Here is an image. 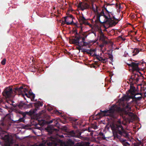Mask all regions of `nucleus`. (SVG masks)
<instances>
[{"mask_svg": "<svg viewBox=\"0 0 146 146\" xmlns=\"http://www.w3.org/2000/svg\"><path fill=\"white\" fill-rule=\"evenodd\" d=\"M108 59H110L111 61L110 62V63H111L112 62L113 60V56L112 55H111L110 54H109V57L108 58Z\"/></svg>", "mask_w": 146, "mask_h": 146, "instance_id": "obj_28", "label": "nucleus"}, {"mask_svg": "<svg viewBox=\"0 0 146 146\" xmlns=\"http://www.w3.org/2000/svg\"><path fill=\"white\" fill-rule=\"evenodd\" d=\"M129 81L131 82H132L133 81L132 80V77L129 79Z\"/></svg>", "mask_w": 146, "mask_h": 146, "instance_id": "obj_45", "label": "nucleus"}, {"mask_svg": "<svg viewBox=\"0 0 146 146\" xmlns=\"http://www.w3.org/2000/svg\"><path fill=\"white\" fill-rule=\"evenodd\" d=\"M87 50L85 49H83V50H82V52H87L88 53L87 51Z\"/></svg>", "mask_w": 146, "mask_h": 146, "instance_id": "obj_42", "label": "nucleus"}, {"mask_svg": "<svg viewBox=\"0 0 146 146\" xmlns=\"http://www.w3.org/2000/svg\"><path fill=\"white\" fill-rule=\"evenodd\" d=\"M146 92H145L144 93L145 94H146Z\"/></svg>", "mask_w": 146, "mask_h": 146, "instance_id": "obj_60", "label": "nucleus"}, {"mask_svg": "<svg viewBox=\"0 0 146 146\" xmlns=\"http://www.w3.org/2000/svg\"><path fill=\"white\" fill-rule=\"evenodd\" d=\"M93 56H96V58L97 57H99V55H97V54H96L95 53H94V54L93 55Z\"/></svg>", "mask_w": 146, "mask_h": 146, "instance_id": "obj_47", "label": "nucleus"}, {"mask_svg": "<svg viewBox=\"0 0 146 146\" xmlns=\"http://www.w3.org/2000/svg\"><path fill=\"white\" fill-rule=\"evenodd\" d=\"M83 8H82V10L84 11V9H87L89 7V5L87 3H84L83 4Z\"/></svg>", "mask_w": 146, "mask_h": 146, "instance_id": "obj_24", "label": "nucleus"}, {"mask_svg": "<svg viewBox=\"0 0 146 146\" xmlns=\"http://www.w3.org/2000/svg\"><path fill=\"white\" fill-rule=\"evenodd\" d=\"M135 80H136V82H137L139 80V79L138 78H137L135 79Z\"/></svg>", "mask_w": 146, "mask_h": 146, "instance_id": "obj_48", "label": "nucleus"}, {"mask_svg": "<svg viewBox=\"0 0 146 146\" xmlns=\"http://www.w3.org/2000/svg\"><path fill=\"white\" fill-rule=\"evenodd\" d=\"M112 119H108V120L109 121H109H110V120H112Z\"/></svg>", "mask_w": 146, "mask_h": 146, "instance_id": "obj_56", "label": "nucleus"}, {"mask_svg": "<svg viewBox=\"0 0 146 146\" xmlns=\"http://www.w3.org/2000/svg\"><path fill=\"white\" fill-rule=\"evenodd\" d=\"M8 122L9 123L11 122L13 123H18L19 122H20L21 121H23L24 119H19L18 120L16 121H13L12 120V119H8Z\"/></svg>", "mask_w": 146, "mask_h": 146, "instance_id": "obj_22", "label": "nucleus"}, {"mask_svg": "<svg viewBox=\"0 0 146 146\" xmlns=\"http://www.w3.org/2000/svg\"><path fill=\"white\" fill-rule=\"evenodd\" d=\"M70 134L72 137H74L75 135V133L73 131H71L70 132Z\"/></svg>", "mask_w": 146, "mask_h": 146, "instance_id": "obj_34", "label": "nucleus"}, {"mask_svg": "<svg viewBox=\"0 0 146 146\" xmlns=\"http://www.w3.org/2000/svg\"><path fill=\"white\" fill-rule=\"evenodd\" d=\"M141 144V143H135L133 144L132 146H139V145Z\"/></svg>", "mask_w": 146, "mask_h": 146, "instance_id": "obj_33", "label": "nucleus"}, {"mask_svg": "<svg viewBox=\"0 0 146 146\" xmlns=\"http://www.w3.org/2000/svg\"><path fill=\"white\" fill-rule=\"evenodd\" d=\"M135 88L133 86L131 85L130 88L129 90V92L131 94L133 95L135 93Z\"/></svg>", "mask_w": 146, "mask_h": 146, "instance_id": "obj_21", "label": "nucleus"}, {"mask_svg": "<svg viewBox=\"0 0 146 146\" xmlns=\"http://www.w3.org/2000/svg\"><path fill=\"white\" fill-rule=\"evenodd\" d=\"M123 146H129L130 145V144L127 142H125V140H123Z\"/></svg>", "mask_w": 146, "mask_h": 146, "instance_id": "obj_26", "label": "nucleus"}, {"mask_svg": "<svg viewBox=\"0 0 146 146\" xmlns=\"http://www.w3.org/2000/svg\"><path fill=\"white\" fill-rule=\"evenodd\" d=\"M5 106L6 109H8L9 108V107L7 106L6 105H5Z\"/></svg>", "mask_w": 146, "mask_h": 146, "instance_id": "obj_52", "label": "nucleus"}, {"mask_svg": "<svg viewBox=\"0 0 146 146\" xmlns=\"http://www.w3.org/2000/svg\"><path fill=\"white\" fill-rule=\"evenodd\" d=\"M142 49H140V50H139V51H141L142 50Z\"/></svg>", "mask_w": 146, "mask_h": 146, "instance_id": "obj_58", "label": "nucleus"}, {"mask_svg": "<svg viewBox=\"0 0 146 146\" xmlns=\"http://www.w3.org/2000/svg\"><path fill=\"white\" fill-rule=\"evenodd\" d=\"M98 31L99 33L100 34L99 40L103 41H104L105 40L106 37L104 35L102 30L100 28H98Z\"/></svg>", "mask_w": 146, "mask_h": 146, "instance_id": "obj_18", "label": "nucleus"}, {"mask_svg": "<svg viewBox=\"0 0 146 146\" xmlns=\"http://www.w3.org/2000/svg\"><path fill=\"white\" fill-rule=\"evenodd\" d=\"M8 124H9V125H11V124L10 123H9Z\"/></svg>", "mask_w": 146, "mask_h": 146, "instance_id": "obj_61", "label": "nucleus"}, {"mask_svg": "<svg viewBox=\"0 0 146 146\" xmlns=\"http://www.w3.org/2000/svg\"><path fill=\"white\" fill-rule=\"evenodd\" d=\"M75 146H84V145L80 143H77Z\"/></svg>", "mask_w": 146, "mask_h": 146, "instance_id": "obj_36", "label": "nucleus"}, {"mask_svg": "<svg viewBox=\"0 0 146 146\" xmlns=\"http://www.w3.org/2000/svg\"><path fill=\"white\" fill-rule=\"evenodd\" d=\"M47 108L49 112H51V113L53 112V113L57 114L62 117H65L64 114H63L62 112H60L57 110H53L51 106H48Z\"/></svg>", "mask_w": 146, "mask_h": 146, "instance_id": "obj_14", "label": "nucleus"}, {"mask_svg": "<svg viewBox=\"0 0 146 146\" xmlns=\"http://www.w3.org/2000/svg\"><path fill=\"white\" fill-rule=\"evenodd\" d=\"M91 146H94V145H92Z\"/></svg>", "mask_w": 146, "mask_h": 146, "instance_id": "obj_64", "label": "nucleus"}, {"mask_svg": "<svg viewBox=\"0 0 146 146\" xmlns=\"http://www.w3.org/2000/svg\"><path fill=\"white\" fill-rule=\"evenodd\" d=\"M115 5V6L116 7H118V6L119 9H120L121 8V5L120 4H119V6L118 5L117 3H116Z\"/></svg>", "mask_w": 146, "mask_h": 146, "instance_id": "obj_38", "label": "nucleus"}, {"mask_svg": "<svg viewBox=\"0 0 146 146\" xmlns=\"http://www.w3.org/2000/svg\"><path fill=\"white\" fill-rule=\"evenodd\" d=\"M18 105L17 104H16L13 105V106L15 108L17 107V106H18Z\"/></svg>", "mask_w": 146, "mask_h": 146, "instance_id": "obj_46", "label": "nucleus"}, {"mask_svg": "<svg viewBox=\"0 0 146 146\" xmlns=\"http://www.w3.org/2000/svg\"><path fill=\"white\" fill-rule=\"evenodd\" d=\"M129 98V97L128 96H125L123 100H126L128 101Z\"/></svg>", "mask_w": 146, "mask_h": 146, "instance_id": "obj_37", "label": "nucleus"}, {"mask_svg": "<svg viewBox=\"0 0 146 146\" xmlns=\"http://www.w3.org/2000/svg\"><path fill=\"white\" fill-rule=\"evenodd\" d=\"M57 130V129H53L51 131H50V132L51 133H52V131H56Z\"/></svg>", "mask_w": 146, "mask_h": 146, "instance_id": "obj_43", "label": "nucleus"}, {"mask_svg": "<svg viewBox=\"0 0 146 146\" xmlns=\"http://www.w3.org/2000/svg\"><path fill=\"white\" fill-rule=\"evenodd\" d=\"M112 13L113 14V13L112 12ZM110 15L111 16V17L112 19V20H113L114 21H115L116 23H118V22L119 21V20L118 19H116L114 16H113V15H112L111 14H110Z\"/></svg>", "mask_w": 146, "mask_h": 146, "instance_id": "obj_25", "label": "nucleus"}, {"mask_svg": "<svg viewBox=\"0 0 146 146\" xmlns=\"http://www.w3.org/2000/svg\"><path fill=\"white\" fill-rule=\"evenodd\" d=\"M83 5L82 2H80L78 5V7L80 8L82 10V8H83Z\"/></svg>", "mask_w": 146, "mask_h": 146, "instance_id": "obj_29", "label": "nucleus"}, {"mask_svg": "<svg viewBox=\"0 0 146 146\" xmlns=\"http://www.w3.org/2000/svg\"><path fill=\"white\" fill-rule=\"evenodd\" d=\"M37 110L36 109H31L29 112L26 111L24 112L21 111L20 110L17 109L16 108L14 109L13 111L16 113H18L21 114L23 117H20L19 119H24L26 115H28L31 117V119H50V116L45 113V110H42L38 113H36Z\"/></svg>", "mask_w": 146, "mask_h": 146, "instance_id": "obj_3", "label": "nucleus"}, {"mask_svg": "<svg viewBox=\"0 0 146 146\" xmlns=\"http://www.w3.org/2000/svg\"><path fill=\"white\" fill-rule=\"evenodd\" d=\"M71 20H70V19H68V20H67V22H68V21H70Z\"/></svg>", "mask_w": 146, "mask_h": 146, "instance_id": "obj_54", "label": "nucleus"}, {"mask_svg": "<svg viewBox=\"0 0 146 146\" xmlns=\"http://www.w3.org/2000/svg\"><path fill=\"white\" fill-rule=\"evenodd\" d=\"M121 107L119 106L114 105L111 107L109 110L104 111L100 110L96 115L95 119H100L104 116H109L110 119H117V117L119 115L123 119H139L137 116L131 112L127 111H131V107L129 103H121Z\"/></svg>", "mask_w": 146, "mask_h": 146, "instance_id": "obj_1", "label": "nucleus"}, {"mask_svg": "<svg viewBox=\"0 0 146 146\" xmlns=\"http://www.w3.org/2000/svg\"><path fill=\"white\" fill-rule=\"evenodd\" d=\"M121 121L119 120L115 124L113 122L110 124V125L113 131V135L115 137H117L118 138H119L120 137L118 135L117 133L125 138H128L129 135L124 130L121 125Z\"/></svg>", "mask_w": 146, "mask_h": 146, "instance_id": "obj_4", "label": "nucleus"}, {"mask_svg": "<svg viewBox=\"0 0 146 146\" xmlns=\"http://www.w3.org/2000/svg\"><path fill=\"white\" fill-rule=\"evenodd\" d=\"M74 18L73 16L71 15H69L68 16L64 17V20L62 21V24L63 25L66 24L67 25H71L73 24L76 26L78 27L77 25L74 23L73 21Z\"/></svg>", "mask_w": 146, "mask_h": 146, "instance_id": "obj_8", "label": "nucleus"}, {"mask_svg": "<svg viewBox=\"0 0 146 146\" xmlns=\"http://www.w3.org/2000/svg\"><path fill=\"white\" fill-rule=\"evenodd\" d=\"M119 37L121 38L123 41H125V38H123L121 36H119Z\"/></svg>", "mask_w": 146, "mask_h": 146, "instance_id": "obj_39", "label": "nucleus"}, {"mask_svg": "<svg viewBox=\"0 0 146 146\" xmlns=\"http://www.w3.org/2000/svg\"><path fill=\"white\" fill-rule=\"evenodd\" d=\"M73 33H75L74 36H72L69 38V42L72 44H73L74 41L75 40L78 39H81V37L83 35V33H82V31H81L79 32V33H78L77 30H75L73 31Z\"/></svg>", "mask_w": 146, "mask_h": 146, "instance_id": "obj_9", "label": "nucleus"}, {"mask_svg": "<svg viewBox=\"0 0 146 146\" xmlns=\"http://www.w3.org/2000/svg\"><path fill=\"white\" fill-rule=\"evenodd\" d=\"M136 75H137L138 76H139L138 75V74H135V76Z\"/></svg>", "mask_w": 146, "mask_h": 146, "instance_id": "obj_59", "label": "nucleus"}, {"mask_svg": "<svg viewBox=\"0 0 146 146\" xmlns=\"http://www.w3.org/2000/svg\"><path fill=\"white\" fill-rule=\"evenodd\" d=\"M4 100H5L0 98V104L1 103L5 104V101H4Z\"/></svg>", "mask_w": 146, "mask_h": 146, "instance_id": "obj_35", "label": "nucleus"}, {"mask_svg": "<svg viewBox=\"0 0 146 146\" xmlns=\"http://www.w3.org/2000/svg\"><path fill=\"white\" fill-rule=\"evenodd\" d=\"M56 119H60L59 117H57Z\"/></svg>", "mask_w": 146, "mask_h": 146, "instance_id": "obj_62", "label": "nucleus"}, {"mask_svg": "<svg viewBox=\"0 0 146 146\" xmlns=\"http://www.w3.org/2000/svg\"><path fill=\"white\" fill-rule=\"evenodd\" d=\"M77 119H75L74 121H77Z\"/></svg>", "mask_w": 146, "mask_h": 146, "instance_id": "obj_57", "label": "nucleus"}, {"mask_svg": "<svg viewBox=\"0 0 146 146\" xmlns=\"http://www.w3.org/2000/svg\"><path fill=\"white\" fill-rule=\"evenodd\" d=\"M79 46V47L77 48V49L78 50H80L81 49V46L80 44H79V45H78Z\"/></svg>", "mask_w": 146, "mask_h": 146, "instance_id": "obj_41", "label": "nucleus"}, {"mask_svg": "<svg viewBox=\"0 0 146 146\" xmlns=\"http://www.w3.org/2000/svg\"><path fill=\"white\" fill-rule=\"evenodd\" d=\"M92 5L93 10L95 13L96 16V19L95 21L96 22H99L101 24L108 22L110 27L115 26L117 24V23H116L112 20L110 15V14L113 15L112 12H109L107 10V8H105V9L106 11V12H105V13H104L103 9H102V10L100 12L98 11V7L97 6H96V9H95L93 8V5Z\"/></svg>", "mask_w": 146, "mask_h": 146, "instance_id": "obj_2", "label": "nucleus"}, {"mask_svg": "<svg viewBox=\"0 0 146 146\" xmlns=\"http://www.w3.org/2000/svg\"><path fill=\"white\" fill-rule=\"evenodd\" d=\"M74 144V141L71 139H69L66 142H62L61 143V146H73Z\"/></svg>", "mask_w": 146, "mask_h": 146, "instance_id": "obj_17", "label": "nucleus"}, {"mask_svg": "<svg viewBox=\"0 0 146 146\" xmlns=\"http://www.w3.org/2000/svg\"><path fill=\"white\" fill-rule=\"evenodd\" d=\"M141 95V93H136V94H134V95H133L134 96H135V95Z\"/></svg>", "mask_w": 146, "mask_h": 146, "instance_id": "obj_44", "label": "nucleus"}, {"mask_svg": "<svg viewBox=\"0 0 146 146\" xmlns=\"http://www.w3.org/2000/svg\"><path fill=\"white\" fill-rule=\"evenodd\" d=\"M139 65V63L134 62H132L131 64H128V66L132 68L133 71H136L137 72H138L140 70L138 67Z\"/></svg>", "mask_w": 146, "mask_h": 146, "instance_id": "obj_15", "label": "nucleus"}, {"mask_svg": "<svg viewBox=\"0 0 146 146\" xmlns=\"http://www.w3.org/2000/svg\"><path fill=\"white\" fill-rule=\"evenodd\" d=\"M88 35L85 33H83V35L81 37V39H82V41H80V39H77L75 40L74 41L73 44L76 45H79L80 44L82 46H85L88 45V42H86L85 41V38L87 37Z\"/></svg>", "mask_w": 146, "mask_h": 146, "instance_id": "obj_7", "label": "nucleus"}, {"mask_svg": "<svg viewBox=\"0 0 146 146\" xmlns=\"http://www.w3.org/2000/svg\"><path fill=\"white\" fill-rule=\"evenodd\" d=\"M138 72L141 75V76H142V75H143V74L140 72H139V70L138 72Z\"/></svg>", "mask_w": 146, "mask_h": 146, "instance_id": "obj_49", "label": "nucleus"}, {"mask_svg": "<svg viewBox=\"0 0 146 146\" xmlns=\"http://www.w3.org/2000/svg\"><path fill=\"white\" fill-rule=\"evenodd\" d=\"M132 78V80H133H133H135V77H133Z\"/></svg>", "mask_w": 146, "mask_h": 146, "instance_id": "obj_53", "label": "nucleus"}, {"mask_svg": "<svg viewBox=\"0 0 146 146\" xmlns=\"http://www.w3.org/2000/svg\"><path fill=\"white\" fill-rule=\"evenodd\" d=\"M5 141V146H12V144L14 142V140L11 137L8 135H5L4 137Z\"/></svg>", "mask_w": 146, "mask_h": 146, "instance_id": "obj_12", "label": "nucleus"}, {"mask_svg": "<svg viewBox=\"0 0 146 146\" xmlns=\"http://www.w3.org/2000/svg\"><path fill=\"white\" fill-rule=\"evenodd\" d=\"M68 119H72V118H70V117L69 118H68Z\"/></svg>", "mask_w": 146, "mask_h": 146, "instance_id": "obj_63", "label": "nucleus"}, {"mask_svg": "<svg viewBox=\"0 0 146 146\" xmlns=\"http://www.w3.org/2000/svg\"><path fill=\"white\" fill-rule=\"evenodd\" d=\"M35 120H37L38 119V123L39 125L43 126L45 124H49L52 123L54 121L55 124L54 125L56 126H58V122L57 120L55 121V119H52V120L50 121H46L44 119H34Z\"/></svg>", "mask_w": 146, "mask_h": 146, "instance_id": "obj_11", "label": "nucleus"}, {"mask_svg": "<svg viewBox=\"0 0 146 146\" xmlns=\"http://www.w3.org/2000/svg\"><path fill=\"white\" fill-rule=\"evenodd\" d=\"M18 106L19 108L22 109L26 108H28L30 107V104H29L28 106L23 101H20L19 103L18 104Z\"/></svg>", "mask_w": 146, "mask_h": 146, "instance_id": "obj_16", "label": "nucleus"}, {"mask_svg": "<svg viewBox=\"0 0 146 146\" xmlns=\"http://www.w3.org/2000/svg\"><path fill=\"white\" fill-rule=\"evenodd\" d=\"M82 16H80L78 19V21L81 25L84 24L85 25H90L88 21V19H86L82 14Z\"/></svg>", "mask_w": 146, "mask_h": 146, "instance_id": "obj_13", "label": "nucleus"}, {"mask_svg": "<svg viewBox=\"0 0 146 146\" xmlns=\"http://www.w3.org/2000/svg\"><path fill=\"white\" fill-rule=\"evenodd\" d=\"M96 59L97 60H98L99 61H100L103 63H106L108 62V58H103L100 56H99V57H96Z\"/></svg>", "mask_w": 146, "mask_h": 146, "instance_id": "obj_19", "label": "nucleus"}, {"mask_svg": "<svg viewBox=\"0 0 146 146\" xmlns=\"http://www.w3.org/2000/svg\"><path fill=\"white\" fill-rule=\"evenodd\" d=\"M92 128L94 129H96L98 127L95 124H93L92 125Z\"/></svg>", "mask_w": 146, "mask_h": 146, "instance_id": "obj_31", "label": "nucleus"}, {"mask_svg": "<svg viewBox=\"0 0 146 146\" xmlns=\"http://www.w3.org/2000/svg\"><path fill=\"white\" fill-rule=\"evenodd\" d=\"M15 92L17 91L18 94L19 95H21L22 97L24 98L25 100H26L25 97V96H26L27 98H30L31 96V94L29 93L28 94L27 92L28 91V90L25 88H23L22 86H21L19 88L16 87L15 89Z\"/></svg>", "mask_w": 146, "mask_h": 146, "instance_id": "obj_5", "label": "nucleus"}, {"mask_svg": "<svg viewBox=\"0 0 146 146\" xmlns=\"http://www.w3.org/2000/svg\"><path fill=\"white\" fill-rule=\"evenodd\" d=\"M139 49L137 48H135L133 51L132 53L133 54H132L133 56H135L139 52Z\"/></svg>", "mask_w": 146, "mask_h": 146, "instance_id": "obj_23", "label": "nucleus"}, {"mask_svg": "<svg viewBox=\"0 0 146 146\" xmlns=\"http://www.w3.org/2000/svg\"><path fill=\"white\" fill-rule=\"evenodd\" d=\"M6 61V59L5 58H4L1 62L2 64L4 65L5 64Z\"/></svg>", "mask_w": 146, "mask_h": 146, "instance_id": "obj_32", "label": "nucleus"}, {"mask_svg": "<svg viewBox=\"0 0 146 146\" xmlns=\"http://www.w3.org/2000/svg\"><path fill=\"white\" fill-rule=\"evenodd\" d=\"M36 146H44V145L43 143H40L38 145H37Z\"/></svg>", "mask_w": 146, "mask_h": 146, "instance_id": "obj_40", "label": "nucleus"}, {"mask_svg": "<svg viewBox=\"0 0 146 146\" xmlns=\"http://www.w3.org/2000/svg\"><path fill=\"white\" fill-rule=\"evenodd\" d=\"M122 124H123L124 125H126V123L125 122V123H123V122H122Z\"/></svg>", "mask_w": 146, "mask_h": 146, "instance_id": "obj_51", "label": "nucleus"}, {"mask_svg": "<svg viewBox=\"0 0 146 146\" xmlns=\"http://www.w3.org/2000/svg\"><path fill=\"white\" fill-rule=\"evenodd\" d=\"M142 98L141 96H140L138 97H135V96L134 97V98L133 99V100H135V101H137L138 100H140Z\"/></svg>", "mask_w": 146, "mask_h": 146, "instance_id": "obj_27", "label": "nucleus"}, {"mask_svg": "<svg viewBox=\"0 0 146 146\" xmlns=\"http://www.w3.org/2000/svg\"><path fill=\"white\" fill-rule=\"evenodd\" d=\"M114 5V4H108L107 5Z\"/></svg>", "mask_w": 146, "mask_h": 146, "instance_id": "obj_50", "label": "nucleus"}, {"mask_svg": "<svg viewBox=\"0 0 146 146\" xmlns=\"http://www.w3.org/2000/svg\"><path fill=\"white\" fill-rule=\"evenodd\" d=\"M34 104L35 107V109H36L37 110L39 109L40 107L42 106L43 105L42 102L40 101H38L36 103H35Z\"/></svg>", "mask_w": 146, "mask_h": 146, "instance_id": "obj_20", "label": "nucleus"}, {"mask_svg": "<svg viewBox=\"0 0 146 146\" xmlns=\"http://www.w3.org/2000/svg\"><path fill=\"white\" fill-rule=\"evenodd\" d=\"M15 88L13 90L12 88L10 87H7L2 92V94L3 96L6 98H10L13 96V92H14L15 93L17 94L18 92H15Z\"/></svg>", "mask_w": 146, "mask_h": 146, "instance_id": "obj_6", "label": "nucleus"}, {"mask_svg": "<svg viewBox=\"0 0 146 146\" xmlns=\"http://www.w3.org/2000/svg\"><path fill=\"white\" fill-rule=\"evenodd\" d=\"M60 140L52 137L48 138L46 141V144L48 146H56Z\"/></svg>", "mask_w": 146, "mask_h": 146, "instance_id": "obj_10", "label": "nucleus"}, {"mask_svg": "<svg viewBox=\"0 0 146 146\" xmlns=\"http://www.w3.org/2000/svg\"><path fill=\"white\" fill-rule=\"evenodd\" d=\"M31 97L30 98L31 99V101H33L34 98L35 97V95L34 94H33V93H32L31 94Z\"/></svg>", "mask_w": 146, "mask_h": 146, "instance_id": "obj_30", "label": "nucleus"}, {"mask_svg": "<svg viewBox=\"0 0 146 146\" xmlns=\"http://www.w3.org/2000/svg\"><path fill=\"white\" fill-rule=\"evenodd\" d=\"M104 135V134L103 133H100V135Z\"/></svg>", "mask_w": 146, "mask_h": 146, "instance_id": "obj_55", "label": "nucleus"}]
</instances>
